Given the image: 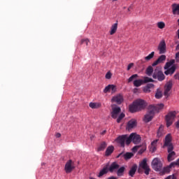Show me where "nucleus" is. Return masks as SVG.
Listing matches in <instances>:
<instances>
[{"mask_svg": "<svg viewBox=\"0 0 179 179\" xmlns=\"http://www.w3.org/2000/svg\"><path fill=\"white\" fill-rule=\"evenodd\" d=\"M138 78V74H134L128 79V83H131V82H134L135 79H137Z\"/></svg>", "mask_w": 179, "mask_h": 179, "instance_id": "obj_37", "label": "nucleus"}, {"mask_svg": "<svg viewBox=\"0 0 179 179\" xmlns=\"http://www.w3.org/2000/svg\"><path fill=\"white\" fill-rule=\"evenodd\" d=\"M164 135V127H163V125H161L157 131V136L158 138H160Z\"/></svg>", "mask_w": 179, "mask_h": 179, "instance_id": "obj_29", "label": "nucleus"}, {"mask_svg": "<svg viewBox=\"0 0 179 179\" xmlns=\"http://www.w3.org/2000/svg\"><path fill=\"white\" fill-rule=\"evenodd\" d=\"M166 55H161V56H159V57H158V59H157V61H158V62H159V64H162V62H164V61H166Z\"/></svg>", "mask_w": 179, "mask_h": 179, "instance_id": "obj_36", "label": "nucleus"}, {"mask_svg": "<svg viewBox=\"0 0 179 179\" xmlns=\"http://www.w3.org/2000/svg\"><path fill=\"white\" fill-rule=\"evenodd\" d=\"M176 159V152H169L167 160L170 163V162H173Z\"/></svg>", "mask_w": 179, "mask_h": 179, "instance_id": "obj_28", "label": "nucleus"}, {"mask_svg": "<svg viewBox=\"0 0 179 179\" xmlns=\"http://www.w3.org/2000/svg\"><path fill=\"white\" fill-rule=\"evenodd\" d=\"M132 136H134V134H130L129 137H128V135H126V139H125L126 144L129 145L131 142H132Z\"/></svg>", "mask_w": 179, "mask_h": 179, "instance_id": "obj_35", "label": "nucleus"}, {"mask_svg": "<svg viewBox=\"0 0 179 179\" xmlns=\"http://www.w3.org/2000/svg\"><path fill=\"white\" fill-rule=\"evenodd\" d=\"M157 27L159 29H164L166 27V24L164 22H157Z\"/></svg>", "mask_w": 179, "mask_h": 179, "instance_id": "obj_41", "label": "nucleus"}, {"mask_svg": "<svg viewBox=\"0 0 179 179\" xmlns=\"http://www.w3.org/2000/svg\"><path fill=\"white\" fill-rule=\"evenodd\" d=\"M109 169H108V164H106L103 168L100 171L98 177H103V176L107 174L108 173Z\"/></svg>", "mask_w": 179, "mask_h": 179, "instance_id": "obj_18", "label": "nucleus"}, {"mask_svg": "<svg viewBox=\"0 0 179 179\" xmlns=\"http://www.w3.org/2000/svg\"><path fill=\"white\" fill-rule=\"evenodd\" d=\"M134 86L135 87H139L143 85V80L142 79H138V80H134L133 83Z\"/></svg>", "mask_w": 179, "mask_h": 179, "instance_id": "obj_26", "label": "nucleus"}, {"mask_svg": "<svg viewBox=\"0 0 179 179\" xmlns=\"http://www.w3.org/2000/svg\"><path fill=\"white\" fill-rule=\"evenodd\" d=\"M134 127H136V120L135 119H131L127 123V129H132Z\"/></svg>", "mask_w": 179, "mask_h": 179, "instance_id": "obj_20", "label": "nucleus"}, {"mask_svg": "<svg viewBox=\"0 0 179 179\" xmlns=\"http://www.w3.org/2000/svg\"><path fill=\"white\" fill-rule=\"evenodd\" d=\"M138 173H142V169H141V168H139V169H138Z\"/></svg>", "mask_w": 179, "mask_h": 179, "instance_id": "obj_56", "label": "nucleus"}, {"mask_svg": "<svg viewBox=\"0 0 179 179\" xmlns=\"http://www.w3.org/2000/svg\"><path fill=\"white\" fill-rule=\"evenodd\" d=\"M165 146H168V153H171L172 152H174L173 151L174 150V147L173 146V144H169L168 145Z\"/></svg>", "mask_w": 179, "mask_h": 179, "instance_id": "obj_42", "label": "nucleus"}, {"mask_svg": "<svg viewBox=\"0 0 179 179\" xmlns=\"http://www.w3.org/2000/svg\"><path fill=\"white\" fill-rule=\"evenodd\" d=\"M163 97V93L162 92V90L160 89H157V92L155 93V99H162Z\"/></svg>", "mask_w": 179, "mask_h": 179, "instance_id": "obj_33", "label": "nucleus"}, {"mask_svg": "<svg viewBox=\"0 0 179 179\" xmlns=\"http://www.w3.org/2000/svg\"><path fill=\"white\" fill-rule=\"evenodd\" d=\"M173 167L174 166H171V164H170L169 166L164 167L162 171H159L160 176H164V174L170 173V169H173Z\"/></svg>", "mask_w": 179, "mask_h": 179, "instance_id": "obj_17", "label": "nucleus"}, {"mask_svg": "<svg viewBox=\"0 0 179 179\" xmlns=\"http://www.w3.org/2000/svg\"><path fill=\"white\" fill-rule=\"evenodd\" d=\"M177 113L176 111L169 113L166 116V127H171L173 125V122H174V118H176V115Z\"/></svg>", "mask_w": 179, "mask_h": 179, "instance_id": "obj_5", "label": "nucleus"}, {"mask_svg": "<svg viewBox=\"0 0 179 179\" xmlns=\"http://www.w3.org/2000/svg\"><path fill=\"white\" fill-rule=\"evenodd\" d=\"M173 179H176L175 178H173Z\"/></svg>", "mask_w": 179, "mask_h": 179, "instance_id": "obj_60", "label": "nucleus"}, {"mask_svg": "<svg viewBox=\"0 0 179 179\" xmlns=\"http://www.w3.org/2000/svg\"><path fill=\"white\" fill-rule=\"evenodd\" d=\"M106 79H111V73L110 72H108L106 74Z\"/></svg>", "mask_w": 179, "mask_h": 179, "instance_id": "obj_47", "label": "nucleus"}, {"mask_svg": "<svg viewBox=\"0 0 179 179\" xmlns=\"http://www.w3.org/2000/svg\"><path fill=\"white\" fill-rule=\"evenodd\" d=\"M140 167L143 169V170H145V174L146 176H149V172L150 171V168H149V166H148V162L146 161V159H144L141 163H140Z\"/></svg>", "mask_w": 179, "mask_h": 179, "instance_id": "obj_9", "label": "nucleus"}, {"mask_svg": "<svg viewBox=\"0 0 179 179\" xmlns=\"http://www.w3.org/2000/svg\"><path fill=\"white\" fill-rule=\"evenodd\" d=\"M173 87V81H169L168 83H166V84L164 86V95L165 96V97H169V96H170V94L169 93L170 92V90H171Z\"/></svg>", "mask_w": 179, "mask_h": 179, "instance_id": "obj_8", "label": "nucleus"}, {"mask_svg": "<svg viewBox=\"0 0 179 179\" xmlns=\"http://www.w3.org/2000/svg\"><path fill=\"white\" fill-rule=\"evenodd\" d=\"M159 64H160V63H159V62H158V60H156L155 62H154L152 64V66H156V65H159Z\"/></svg>", "mask_w": 179, "mask_h": 179, "instance_id": "obj_49", "label": "nucleus"}, {"mask_svg": "<svg viewBox=\"0 0 179 179\" xmlns=\"http://www.w3.org/2000/svg\"><path fill=\"white\" fill-rule=\"evenodd\" d=\"M128 10H129V8H128Z\"/></svg>", "mask_w": 179, "mask_h": 179, "instance_id": "obj_61", "label": "nucleus"}, {"mask_svg": "<svg viewBox=\"0 0 179 179\" xmlns=\"http://www.w3.org/2000/svg\"><path fill=\"white\" fill-rule=\"evenodd\" d=\"M174 78H175V79H178V80H179V73L176 74V75L174 76Z\"/></svg>", "mask_w": 179, "mask_h": 179, "instance_id": "obj_53", "label": "nucleus"}, {"mask_svg": "<svg viewBox=\"0 0 179 179\" xmlns=\"http://www.w3.org/2000/svg\"><path fill=\"white\" fill-rule=\"evenodd\" d=\"M124 172H125V167L124 166H121L120 168L119 167L117 171V177H122V176H124Z\"/></svg>", "mask_w": 179, "mask_h": 179, "instance_id": "obj_25", "label": "nucleus"}, {"mask_svg": "<svg viewBox=\"0 0 179 179\" xmlns=\"http://www.w3.org/2000/svg\"><path fill=\"white\" fill-rule=\"evenodd\" d=\"M148 87H149L150 89H153V87H155V85L152 83H148L146 85Z\"/></svg>", "mask_w": 179, "mask_h": 179, "instance_id": "obj_48", "label": "nucleus"}, {"mask_svg": "<svg viewBox=\"0 0 179 179\" xmlns=\"http://www.w3.org/2000/svg\"><path fill=\"white\" fill-rule=\"evenodd\" d=\"M110 86L111 85H108V86H106L103 90V93H109V92H111Z\"/></svg>", "mask_w": 179, "mask_h": 179, "instance_id": "obj_44", "label": "nucleus"}, {"mask_svg": "<svg viewBox=\"0 0 179 179\" xmlns=\"http://www.w3.org/2000/svg\"><path fill=\"white\" fill-rule=\"evenodd\" d=\"M125 139H127V135L120 136L116 138V142L120 145L122 148L125 147Z\"/></svg>", "mask_w": 179, "mask_h": 179, "instance_id": "obj_13", "label": "nucleus"}, {"mask_svg": "<svg viewBox=\"0 0 179 179\" xmlns=\"http://www.w3.org/2000/svg\"><path fill=\"white\" fill-rule=\"evenodd\" d=\"M121 120H122V119H120V117H117V122L118 124H120V123L121 122Z\"/></svg>", "mask_w": 179, "mask_h": 179, "instance_id": "obj_54", "label": "nucleus"}, {"mask_svg": "<svg viewBox=\"0 0 179 179\" xmlns=\"http://www.w3.org/2000/svg\"><path fill=\"white\" fill-rule=\"evenodd\" d=\"M93 138H94V136H92L90 137L91 139H93Z\"/></svg>", "mask_w": 179, "mask_h": 179, "instance_id": "obj_59", "label": "nucleus"}, {"mask_svg": "<svg viewBox=\"0 0 179 179\" xmlns=\"http://www.w3.org/2000/svg\"><path fill=\"white\" fill-rule=\"evenodd\" d=\"M132 66H134V63H130L128 66H127V71H129L131 69V68H132Z\"/></svg>", "mask_w": 179, "mask_h": 179, "instance_id": "obj_50", "label": "nucleus"}, {"mask_svg": "<svg viewBox=\"0 0 179 179\" xmlns=\"http://www.w3.org/2000/svg\"><path fill=\"white\" fill-rule=\"evenodd\" d=\"M132 156H134V154H132V152H127L126 154L123 155V157L124 159H125V160L131 159Z\"/></svg>", "mask_w": 179, "mask_h": 179, "instance_id": "obj_38", "label": "nucleus"}, {"mask_svg": "<svg viewBox=\"0 0 179 179\" xmlns=\"http://www.w3.org/2000/svg\"><path fill=\"white\" fill-rule=\"evenodd\" d=\"M176 64V60L175 59H171L169 62H166L164 69H169L170 66L174 65Z\"/></svg>", "mask_w": 179, "mask_h": 179, "instance_id": "obj_30", "label": "nucleus"}, {"mask_svg": "<svg viewBox=\"0 0 179 179\" xmlns=\"http://www.w3.org/2000/svg\"><path fill=\"white\" fill-rule=\"evenodd\" d=\"M153 57H155V52H152L150 55L146 56L145 57V61H150V59H152V58H153Z\"/></svg>", "mask_w": 179, "mask_h": 179, "instance_id": "obj_39", "label": "nucleus"}, {"mask_svg": "<svg viewBox=\"0 0 179 179\" xmlns=\"http://www.w3.org/2000/svg\"><path fill=\"white\" fill-rule=\"evenodd\" d=\"M158 50L159 51V54H166V41L164 40H162L159 43L158 45Z\"/></svg>", "mask_w": 179, "mask_h": 179, "instance_id": "obj_11", "label": "nucleus"}, {"mask_svg": "<svg viewBox=\"0 0 179 179\" xmlns=\"http://www.w3.org/2000/svg\"><path fill=\"white\" fill-rule=\"evenodd\" d=\"M176 166H178V167H179V158L176 160V162L171 163V167H176Z\"/></svg>", "mask_w": 179, "mask_h": 179, "instance_id": "obj_43", "label": "nucleus"}, {"mask_svg": "<svg viewBox=\"0 0 179 179\" xmlns=\"http://www.w3.org/2000/svg\"><path fill=\"white\" fill-rule=\"evenodd\" d=\"M113 152H114V147L113 145L108 146L105 152V156L107 157L110 156Z\"/></svg>", "mask_w": 179, "mask_h": 179, "instance_id": "obj_24", "label": "nucleus"}, {"mask_svg": "<svg viewBox=\"0 0 179 179\" xmlns=\"http://www.w3.org/2000/svg\"><path fill=\"white\" fill-rule=\"evenodd\" d=\"M107 148V143L106 141H102L97 148V152H103Z\"/></svg>", "mask_w": 179, "mask_h": 179, "instance_id": "obj_21", "label": "nucleus"}, {"mask_svg": "<svg viewBox=\"0 0 179 179\" xmlns=\"http://www.w3.org/2000/svg\"><path fill=\"white\" fill-rule=\"evenodd\" d=\"M131 135H133L132 142H133V143H134V145H138V143H139L141 142V141H142L141 136H139L135 133H132Z\"/></svg>", "mask_w": 179, "mask_h": 179, "instance_id": "obj_16", "label": "nucleus"}, {"mask_svg": "<svg viewBox=\"0 0 179 179\" xmlns=\"http://www.w3.org/2000/svg\"><path fill=\"white\" fill-rule=\"evenodd\" d=\"M176 65H173L170 69H167L166 71H164L165 75H173L176 72Z\"/></svg>", "mask_w": 179, "mask_h": 179, "instance_id": "obj_22", "label": "nucleus"}, {"mask_svg": "<svg viewBox=\"0 0 179 179\" xmlns=\"http://www.w3.org/2000/svg\"><path fill=\"white\" fill-rule=\"evenodd\" d=\"M146 108V102L143 99H137L129 106L130 113H138Z\"/></svg>", "mask_w": 179, "mask_h": 179, "instance_id": "obj_2", "label": "nucleus"}, {"mask_svg": "<svg viewBox=\"0 0 179 179\" xmlns=\"http://www.w3.org/2000/svg\"><path fill=\"white\" fill-rule=\"evenodd\" d=\"M124 117H125V114L121 113V114L119 115L118 118H120V120H122V118H124Z\"/></svg>", "mask_w": 179, "mask_h": 179, "instance_id": "obj_51", "label": "nucleus"}, {"mask_svg": "<svg viewBox=\"0 0 179 179\" xmlns=\"http://www.w3.org/2000/svg\"><path fill=\"white\" fill-rule=\"evenodd\" d=\"M152 78L153 79H157L159 82H163V80L166 79L164 73H163V71H162V70L159 67H156V69L154 70V73H152Z\"/></svg>", "mask_w": 179, "mask_h": 179, "instance_id": "obj_3", "label": "nucleus"}, {"mask_svg": "<svg viewBox=\"0 0 179 179\" xmlns=\"http://www.w3.org/2000/svg\"><path fill=\"white\" fill-rule=\"evenodd\" d=\"M171 145V134H167L165 137L164 146Z\"/></svg>", "mask_w": 179, "mask_h": 179, "instance_id": "obj_27", "label": "nucleus"}, {"mask_svg": "<svg viewBox=\"0 0 179 179\" xmlns=\"http://www.w3.org/2000/svg\"><path fill=\"white\" fill-rule=\"evenodd\" d=\"M164 107V104L163 103H159L157 106L150 105L148 107V113L144 116V122H150V121L153 120V117H155V113H159L160 110H163Z\"/></svg>", "mask_w": 179, "mask_h": 179, "instance_id": "obj_1", "label": "nucleus"}, {"mask_svg": "<svg viewBox=\"0 0 179 179\" xmlns=\"http://www.w3.org/2000/svg\"><path fill=\"white\" fill-rule=\"evenodd\" d=\"M80 44H85L87 45V47L90 44V41L87 38L82 39L80 41Z\"/></svg>", "mask_w": 179, "mask_h": 179, "instance_id": "obj_40", "label": "nucleus"}, {"mask_svg": "<svg viewBox=\"0 0 179 179\" xmlns=\"http://www.w3.org/2000/svg\"><path fill=\"white\" fill-rule=\"evenodd\" d=\"M55 136H56V138H61V134L57 133V134H55Z\"/></svg>", "mask_w": 179, "mask_h": 179, "instance_id": "obj_52", "label": "nucleus"}, {"mask_svg": "<svg viewBox=\"0 0 179 179\" xmlns=\"http://www.w3.org/2000/svg\"><path fill=\"white\" fill-rule=\"evenodd\" d=\"M114 106L115 105H112L111 117L115 120L118 117V114L121 113V108Z\"/></svg>", "mask_w": 179, "mask_h": 179, "instance_id": "obj_7", "label": "nucleus"}, {"mask_svg": "<svg viewBox=\"0 0 179 179\" xmlns=\"http://www.w3.org/2000/svg\"><path fill=\"white\" fill-rule=\"evenodd\" d=\"M143 91L144 92V93H150V89L147 86L143 87Z\"/></svg>", "mask_w": 179, "mask_h": 179, "instance_id": "obj_46", "label": "nucleus"}, {"mask_svg": "<svg viewBox=\"0 0 179 179\" xmlns=\"http://www.w3.org/2000/svg\"><path fill=\"white\" fill-rule=\"evenodd\" d=\"M145 73L148 76H152L154 73L153 67L152 66H149L145 70Z\"/></svg>", "mask_w": 179, "mask_h": 179, "instance_id": "obj_31", "label": "nucleus"}, {"mask_svg": "<svg viewBox=\"0 0 179 179\" xmlns=\"http://www.w3.org/2000/svg\"><path fill=\"white\" fill-rule=\"evenodd\" d=\"M111 93H115L117 92V87L114 85H110Z\"/></svg>", "mask_w": 179, "mask_h": 179, "instance_id": "obj_45", "label": "nucleus"}, {"mask_svg": "<svg viewBox=\"0 0 179 179\" xmlns=\"http://www.w3.org/2000/svg\"><path fill=\"white\" fill-rule=\"evenodd\" d=\"M136 170H138V165L134 164L129 171V176H130V177H134L136 173Z\"/></svg>", "mask_w": 179, "mask_h": 179, "instance_id": "obj_19", "label": "nucleus"}, {"mask_svg": "<svg viewBox=\"0 0 179 179\" xmlns=\"http://www.w3.org/2000/svg\"><path fill=\"white\" fill-rule=\"evenodd\" d=\"M64 170L66 174L72 173L75 170V162L72 159H69L65 164Z\"/></svg>", "mask_w": 179, "mask_h": 179, "instance_id": "obj_6", "label": "nucleus"}, {"mask_svg": "<svg viewBox=\"0 0 179 179\" xmlns=\"http://www.w3.org/2000/svg\"><path fill=\"white\" fill-rule=\"evenodd\" d=\"M117 29H118V22H116L111 26L110 31V36H113V34H115V33L117 32Z\"/></svg>", "mask_w": 179, "mask_h": 179, "instance_id": "obj_23", "label": "nucleus"}, {"mask_svg": "<svg viewBox=\"0 0 179 179\" xmlns=\"http://www.w3.org/2000/svg\"><path fill=\"white\" fill-rule=\"evenodd\" d=\"M118 169H120V164H118L117 162H113L108 167L110 173H114V171H117Z\"/></svg>", "mask_w": 179, "mask_h": 179, "instance_id": "obj_14", "label": "nucleus"}, {"mask_svg": "<svg viewBox=\"0 0 179 179\" xmlns=\"http://www.w3.org/2000/svg\"><path fill=\"white\" fill-rule=\"evenodd\" d=\"M90 108H100L101 107V103H90Z\"/></svg>", "mask_w": 179, "mask_h": 179, "instance_id": "obj_32", "label": "nucleus"}, {"mask_svg": "<svg viewBox=\"0 0 179 179\" xmlns=\"http://www.w3.org/2000/svg\"><path fill=\"white\" fill-rule=\"evenodd\" d=\"M151 166L155 171H162V169H163V163L159 158H155L152 162Z\"/></svg>", "mask_w": 179, "mask_h": 179, "instance_id": "obj_4", "label": "nucleus"}, {"mask_svg": "<svg viewBox=\"0 0 179 179\" xmlns=\"http://www.w3.org/2000/svg\"><path fill=\"white\" fill-rule=\"evenodd\" d=\"M120 156H122V153L119 154L117 157L118 158V157H120Z\"/></svg>", "mask_w": 179, "mask_h": 179, "instance_id": "obj_57", "label": "nucleus"}, {"mask_svg": "<svg viewBox=\"0 0 179 179\" xmlns=\"http://www.w3.org/2000/svg\"><path fill=\"white\" fill-rule=\"evenodd\" d=\"M138 150H139L138 155H142V153H143L146 150V145H136L132 148V152H134V153H136Z\"/></svg>", "mask_w": 179, "mask_h": 179, "instance_id": "obj_10", "label": "nucleus"}, {"mask_svg": "<svg viewBox=\"0 0 179 179\" xmlns=\"http://www.w3.org/2000/svg\"><path fill=\"white\" fill-rule=\"evenodd\" d=\"M177 33H178V38H179V29L178 30Z\"/></svg>", "mask_w": 179, "mask_h": 179, "instance_id": "obj_58", "label": "nucleus"}, {"mask_svg": "<svg viewBox=\"0 0 179 179\" xmlns=\"http://www.w3.org/2000/svg\"><path fill=\"white\" fill-rule=\"evenodd\" d=\"M112 103H116L117 104H121L124 101V97L121 94H117L113 96L111 99Z\"/></svg>", "mask_w": 179, "mask_h": 179, "instance_id": "obj_12", "label": "nucleus"}, {"mask_svg": "<svg viewBox=\"0 0 179 179\" xmlns=\"http://www.w3.org/2000/svg\"><path fill=\"white\" fill-rule=\"evenodd\" d=\"M157 142H159V139L154 140L150 145V152L152 153H155L156 150H157Z\"/></svg>", "mask_w": 179, "mask_h": 179, "instance_id": "obj_15", "label": "nucleus"}, {"mask_svg": "<svg viewBox=\"0 0 179 179\" xmlns=\"http://www.w3.org/2000/svg\"><path fill=\"white\" fill-rule=\"evenodd\" d=\"M106 132H107L106 130H103V131L101 133V135H104V134H106Z\"/></svg>", "mask_w": 179, "mask_h": 179, "instance_id": "obj_55", "label": "nucleus"}, {"mask_svg": "<svg viewBox=\"0 0 179 179\" xmlns=\"http://www.w3.org/2000/svg\"><path fill=\"white\" fill-rule=\"evenodd\" d=\"M153 83L155 82V80H153L152 78H150L149 77H144L143 80V83Z\"/></svg>", "mask_w": 179, "mask_h": 179, "instance_id": "obj_34", "label": "nucleus"}]
</instances>
